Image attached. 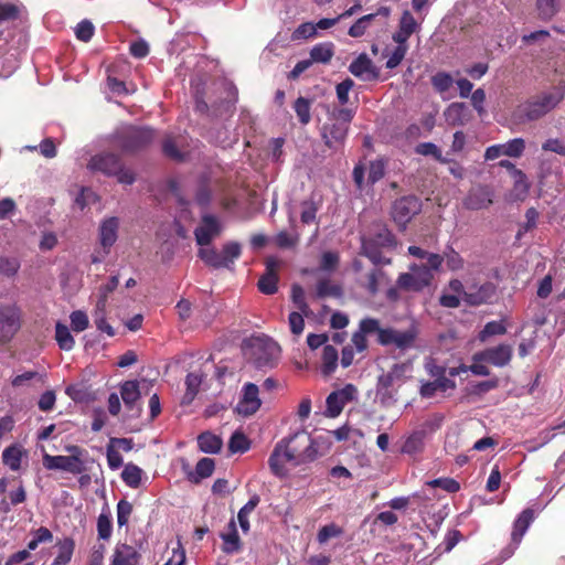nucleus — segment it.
Listing matches in <instances>:
<instances>
[{
  "mask_svg": "<svg viewBox=\"0 0 565 565\" xmlns=\"http://www.w3.org/2000/svg\"><path fill=\"white\" fill-rule=\"evenodd\" d=\"M221 539L223 541V552L226 554H234L241 551L242 543L237 532L236 522L232 519L227 526L226 531L221 533Z\"/></svg>",
  "mask_w": 565,
  "mask_h": 565,
  "instance_id": "393cba45",
  "label": "nucleus"
},
{
  "mask_svg": "<svg viewBox=\"0 0 565 565\" xmlns=\"http://www.w3.org/2000/svg\"><path fill=\"white\" fill-rule=\"evenodd\" d=\"M422 211V202L415 195H406L397 199L392 206V216L395 223L403 230L412 218Z\"/></svg>",
  "mask_w": 565,
  "mask_h": 565,
  "instance_id": "1a4fd4ad",
  "label": "nucleus"
},
{
  "mask_svg": "<svg viewBox=\"0 0 565 565\" xmlns=\"http://www.w3.org/2000/svg\"><path fill=\"white\" fill-rule=\"evenodd\" d=\"M431 488H441L446 492L454 493L460 489L458 481L452 478H438L426 483Z\"/></svg>",
  "mask_w": 565,
  "mask_h": 565,
  "instance_id": "bf43d9fd",
  "label": "nucleus"
},
{
  "mask_svg": "<svg viewBox=\"0 0 565 565\" xmlns=\"http://www.w3.org/2000/svg\"><path fill=\"white\" fill-rule=\"evenodd\" d=\"M318 206L313 201H305L301 203V222L303 224H310L316 221Z\"/></svg>",
  "mask_w": 565,
  "mask_h": 565,
  "instance_id": "680f3d73",
  "label": "nucleus"
},
{
  "mask_svg": "<svg viewBox=\"0 0 565 565\" xmlns=\"http://www.w3.org/2000/svg\"><path fill=\"white\" fill-rule=\"evenodd\" d=\"M395 237L386 227H381L372 237L362 238V254L374 265H388L391 259L382 255V248H394Z\"/></svg>",
  "mask_w": 565,
  "mask_h": 565,
  "instance_id": "423d86ee",
  "label": "nucleus"
},
{
  "mask_svg": "<svg viewBox=\"0 0 565 565\" xmlns=\"http://www.w3.org/2000/svg\"><path fill=\"white\" fill-rule=\"evenodd\" d=\"M341 534H342V530L338 525L331 523V524L322 526L319 530L317 540L320 544H323V543L328 542L330 539L337 537Z\"/></svg>",
  "mask_w": 565,
  "mask_h": 565,
  "instance_id": "e2e57ef3",
  "label": "nucleus"
},
{
  "mask_svg": "<svg viewBox=\"0 0 565 565\" xmlns=\"http://www.w3.org/2000/svg\"><path fill=\"white\" fill-rule=\"evenodd\" d=\"M386 282V274L382 269L376 268L366 275L363 287L371 296H375L379 292L380 287Z\"/></svg>",
  "mask_w": 565,
  "mask_h": 565,
  "instance_id": "c756f323",
  "label": "nucleus"
},
{
  "mask_svg": "<svg viewBox=\"0 0 565 565\" xmlns=\"http://www.w3.org/2000/svg\"><path fill=\"white\" fill-rule=\"evenodd\" d=\"M245 345L249 350V359L258 369L273 367L280 353L277 342L266 335L252 337Z\"/></svg>",
  "mask_w": 565,
  "mask_h": 565,
  "instance_id": "20e7f679",
  "label": "nucleus"
},
{
  "mask_svg": "<svg viewBox=\"0 0 565 565\" xmlns=\"http://www.w3.org/2000/svg\"><path fill=\"white\" fill-rule=\"evenodd\" d=\"M408 50H409V45H399V44H396V46L393 50H390L388 47H386L383 51V56L387 58L386 63H385L386 68H388V70L396 68L402 63V61L405 58Z\"/></svg>",
  "mask_w": 565,
  "mask_h": 565,
  "instance_id": "2f4dec72",
  "label": "nucleus"
},
{
  "mask_svg": "<svg viewBox=\"0 0 565 565\" xmlns=\"http://www.w3.org/2000/svg\"><path fill=\"white\" fill-rule=\"evenodd\" d=\"M71 456H43V465L50 470H62L74 475L82 473L85 470L84 462L81 459L82 449L77 446L67 448Z\"/></svg>",
  "mask_w": 565,
  "mask_h": 565,
  "instance_id": "0eeeda50",
  "label": "nucleus"
},
{
  "mask_svg": "<svg viewBox=\"0 0 565 565\" xmlns=\"http://www.w3.org/2000/svg\"><path fill=\"white\" fill-rule=\"evenodd\" d=\"M132 512V505L127 500H120L117 503V523L121 527L128 523Z\"/></svg>",
  "mask_w": 565,
  "mask_h": 565,
  "instance_id": "338daca9",
  "label": "nucleus"
},
{
  "mask_svg": "<svg viewBox=\"0 0 565 565\" xmlns=\"http://www.w3.org/2000/svg\"><path fill=\"white\" fill-rule=\"evenodd\" d=\"M215 463L213 459L207 457L202 458L198 461L195 466V471L189 473V479L192 482L198 483L202 479L210 477L213 473Z\"/></svg>",
  "mask_w": 565,
  "mask_h": 565,
  "instance_id": "f704fd0d",
  "label": "nucleus"
},
{
  "mask_svg": "<svg viewBox=\"0 0 565 565\" xmlns=\"http://www.w3.org/2000/svg\"><path fill=\"white\" fill-rule=\"evenodd\" d=\"M203 375L199 372L189 373L185 377L186 392L183 396L184 403H191L199 392Z\"/></svg>",
  "mask_w": 565,
  "mask_h": 565,
  "instance_id": "79ce46f5",
  "label": "nucleus"
},
{
  "mask_svg": "<svg viewBox=\"0 0 565 565\" xmlns=\"http://www.w3.org/2000/svg\"><path fill=\"white\" fill-rule=\"evenodd\" d=\"M492 203V193L488 188H472L463 200V206L468 210H481Z\"/></svg>",
  "mask_w": 565,
  "mask_h": 565,
  "instance_id": "4be33fe9",
  "label": "nucleus"
},
{
  "mask_svg": "<svg viewBox=\"0 0 565 565\" xmlns=\"http://www.w3.org/2000/svg\"><path fill=\"white\" fill-rule=\"evenodd\" d=\"M95 28L88 20L81 21L75 28V35L79 41L88 42L94 35Z\"/></svg>",
  "mask_w": 565,
  "mask_h": 565,
  "instance_id": "052dcab7",
  "label": "nucleus"
},
{
  "mask_svg": "<svg viewBox=\"0 0 565 565\" xmlns=\"http://www.w3.org/2000/svg\"><path fill=\"white\" fill-rule=\"evenodd\" d=\"M397 285L399 288L405 290L419 291L423 289V287L418 285V281L416 280L412 271L401 274L397 279Z\"/></svg>",
  "mask_w": 565,
  "mask_h": 565,
  "instance_id": "0e129e2a",
  "label": "nucleus"
},
{
  "mask_svg": "<svg viewBox=\"0 0 565 565\" xmlns=\"http://www.w3.org/2000/svg\"><path fill=\"white\" fill-rule=\"evenodd\" d=\"M20 329V311L15 306L0 308V342L6 343Z\"/></svg>",
  "mask_w": 565,
  "mask_h": 565,
  "instance_id": "dca6fc26",
  "label": "nucleus"
},
{
  "mask_svg": "<svg viewBox=\"0 0 565 565\" xmlns=\"http://www.w3.org/2000/svg\"><path fill=\"white\" fill-rule=\"evenodd\" d=\"M386 162L384 159H376L370 162L366 182L364 180L365 168L356 164L353 169V181L359 190H363L365 185H373L380 181L385 174Z\"/></svg>",
  "mask_w": 565,
  "mask_h": 565,
  "instance_id": "f8f14e48",
  "label": "nucleus"
},
{
  "mask_svg": "<svg viewBox=\"0 0 565 565\" xmlns=\"http://www.w3.org/2000/svg\"><path fill=\"white\" fill-rule=\"evenodd\" d=\"M258 386L254 383H246L242 390V397L236 406L238 414L250 416L255 414L260 405Z\"/></svg>",
  "mask_w": 565,
  "mask_h": 565,
  "instance_id": "f3484780",
  "label": "nucleus"
},
{
  "mask_svg": "<svg viewBox=\"0 0 565 565\" xmlns=\"http://www.w3.org/2000/svg\"><path fill=\"white\" fill-rule=\"evenodd\" d=\"M416 153L422 156H430L439 162H447L443 157L441 150L433 142H422L416 147Z\"/></svg>",
  "mask_w": 565,
  "mask_h": 565,
  "instance_id": "6e6d98bb",
  "label": "nucleus"
},
{
  "mask_svg": "<svg viewBox=\"0 0 565 565\" xmlns=\"http://www.w3.org/2000/svg\"><path fill=\"white\" fill-rule=\"evenodd\" d=\"M279 260L268 258L266 262V271L258 280V289L265 295H274L277 291L278 275L277 269Z\"/></svg>",
  "mask_w": 565,
  "mask_h": 565,
  "instance_id": "aec40b11",
  "label": "nucleus"
},
{
  "mask_svg": "<svg viewBox=\"0 0 565 565\" xmlns=\"http://www.w3.org/2000/svg\"><path fill=\"white\" fill-rule=\"evenodd\" d=\"M417 337L415 327L401 331L393 328H385L380 332L379 343L382 345H394L397 349L406 350L413 347Z\"/></svg>",
  "mask_w": 565,
  "mask_h": 565,
  "instance_id": "9d476101",
  "label": "nucleus"
},
{
  "mask_svg": "<svg viewBox=\"0 0 565 565\" xmlns=\"http://www.w3.org/2000/svg\"><path fill=\"white\" fill-rule=\"evenodd\" d=\"M338 351L332 345H326L322 352L321 372L328 376L332 374L338 365Z\"/></svg>",
  "mask_w": 565,
  "mask_h": 565,
  "instance_id": "58836bf2",
  "label": "nucleus"
},
{
  "mask_svg": "<svg viewBox=\"0 0 565 565\" xmlns=\"http://www.w3.org/2000/svg\"><path fill=\"white\" fill-rule=\"evenodd\" d=\"M23 450L19 445H11L2 452V461L12 471H18L21 467Z\"/></svg>",
  "mask_w": 565,
  "mask_h": 565,
  "instance_id": "473e14b6",
  "label": "nucleus"
},
{
  "mask_svg": "<svg viewBox=\"0 0 565 565\" xmlns=\"http://www.w3.org/2000/svg\"><path fill=\"white\" fill-rule=\"evenodd\" d=\"M250 443L242 431H235L228 441V449L232 454L245 452L249 449Z\"/></svg>",
  "mask_w": 565,
  "mask_h": 565,
  "instance_id": "a18cd8bd",
  "label": "nucleus"
},
{
  "mask_svg": "<svg viewBox=\"0 0 565 565\" xmlns=\"http://www.w3.org/2000/svg\"><path fill=\"white\" fill-rule=\"evenodd\" d=\"M562 92L543 93L519 105L514 117L520 122L534 121L554 109L563 99Z\"/></svg>",
  "mask_w": 565,
  "mask_h": 565,
  "instance_id": "f03ea898",
  "label": "nucleus"
},
{
  "mask_svg": "<svg viewBox=\"0 0 565 565\" xmlns=\"http://www.w3.org/2000/svg\"><path fill=\"white\" fill-rule=\"evenodd\" d=\"M497 287L492 282H484L463 292V301L471 306L492 302L495 298Z\"/></svg>",
  "mask_w": 565,
  "mask_h": 565,
  "instance_id": "6ab92c4d",
  "label": "nucleus"
},
{
  "mask_svg": "<svg viewBox=\"0 0 565 565\" xmlns=\"http://www.w3.org/2000/svg\"><path fill=\"white\" fill-rule=\"evenodd\" d=\"M507 328L502 321H490L488 322L482 331L479 333L480 341H486L489 337L504 334Z\"/></svg>",
  "mask_w": 565,
  "mask_h": 565,
  "instance_id": "5fc2aeb1",
  "label": "nucleus"
},
{
  "mask_svg": "<svg viewBox=\"0 0 565 565\" xmlns=\"http://www.w3.org/2000/svg\"><path fill=\"white\" fill-rule=\"evenodd\" d=\"M534 520V512L531 509L523 510L513 524V531L511 534L512 543L515 547L520 544L523 535L527 531L529 526Z\"/></svg>",
  "mask_w": 565,
  "mask_h": 565,
  "instance_id": "bb28decb",
  "label": "nucleus"
},
{
  "mask_svg": "<svg viewBox=\"0 0 565 565\" xmlns=\"http://www.w3.org/2000/svg\"><path fill=\"white\" fill-rule=\"evenodd\" d=\"M375 18V14H366L360 18L349 29V35L352 38H360L362 36L367 26L370 25L371 21H373Z\"/></svg>",
  "mask_w": 565,
  "mask_h": 565,
  "instance_id": "4d7b16f0",
  "label": "nucleus"
},
{
  "mask_svg": "<svg viewBox=\"0 0 565 565\" xmlns=\"http://www.w3.org/2000/svg\"><path fill=\"white\" fill-rule=\"evenodd\" d=\"M260 499L257 494H254L246 504H244L237 513V521L244 533L249 531V515L258 505Z\"/></svg>",
  "mask_w": 565,
  "mask_h": 565,
  "instance_id": "72a5a7b5",
  "label": "nucleus"
},
{
  "mask_svg": "<svg viewBox=\"0 0 565 565\" xmlns=\"http://www.w3.org/2000/svg\"><path fill=\"white\" fill-rule=\"evenodd\" d=\"M356 388L352 384H347L343 388L332 392L326 401V415L337 417L341 414L343 407L356 397Z\"/></svg>",
  "mask_w": 565,
  "mask_h": 565,
  "instance_id": "2eb2a0df",
  "label": "nucleus"
},
{
  "mask_svg": "<svg viewBox=\"0 0 565 565\" xmlns=\"http://www.w3.org/2000/svg\"><path fill=\"white\" fill-rule=\"evenodd\" d=\"M143 471L134 463H127L121 472L122 481L130 488L137 489L141 484Z\"/></svg>",
  "mask_w": 565,
  "mask_h": 565,
  "instance_id": "4c0bfd02",
  "label": "nucleus"
},
{
  "mask_svg": "<svg viewBox=\"0 0 565 565\" xmlns=\"http://www.w3.org/2000/svg\"><path fill=\"white\" fill-rule=\"evenodd\" d=\"M513 349L509 344H499L477 352L472 356L473 362H488L497 367L508 365L512 359Z\"/></svg>",
  "mask_w": 565,
  "mask_h": 565,
  "instance_id": "4468645a",
  "label": "nucleus"
},
{
  "mask_svg": "<svg viewBox=\"0 0 565 565\" xmlns=\"http://www.w3.org/2000/svg\"><path fill=\"white\" fill-rule=\"evenodd\" d=\"M198 255L206 265L211 267H227L226 257H223V255L213 247L201 246Z\"/></svg>",
  "mask_w": 565,
  "mask_h": 565,
  "instance_id": "c85d7f7f",
  "label": "nucleus"
},
{
  "mask_svg": "<svg viewBox=\"0 0 565 565\" xmlns=\"http://www.w3.org/2000/svg\"><path fill=\"white\" fill-rule=\"evenodd\" d=\"M285 439L288 443L289 451L296 458V465H302L316 458L313 440L308 433L298 431Z\"/></svg>",
  "mask_w": 565,
  "mask_h": 565,
  "instance_id": "6e6552de",
  "label": "nucleus"
},
{
  "mask_svg": "<svg viewBox=\"0 0 565 565\" xmlns=\"http://www.w3.org/2000/svg\"><path fill=\"white\" fill-rule=\"evenodd\" d=\"M409 270L415 276L416 280L418 281V285L422 286L423 289L427 287L430 284L431 279L434 278L430 268L423 264H413L411 265Z\"/></svg>",
  "mask_w": 565,
  "mask_h": 565,
  "instance_id": "de8ad7c7",
  "label": "nucleus"
},
{
  "mask_svg": "<svg viewBox=\"0 0 565 565\" xmlns=\"http://www.w3.org/2000/svg\"><path fill=\"white\" fill-rule=\"evenodd\" d=\"M311 103L305 97H298L294 104V109L297 114L299 121L302 125H307L311 120L310 114Z\"/></svg>",
  "mask_w": 565,
  "mask_h": 565,
  "instance_id": "49530a36",
  "label": "nucleus"
},
{
  "mask_svg": "<svg viewBox=\"0 0 565 565\" xmlns=\"http://www.w3.org/2000/svg\"><path fill=\"white\" fill-rule=\"evenodd\" d=\"M340 262L339 254L335 252H324L321 255L320 265L317 271L332 273L337 269Z\"/></svg>",
  "mask_w": 565,
  "mask_h": 565,
  "instance_id": "09e8293b",
  "label": "nucleus"
},
{
  "mask_svg": "<svg viewBox=\"0 0 565 565\" xmlns=\"http://www.w3.org/2000/svg\"><path fill=\"white\" fill-rule=\"evenodd\" d=\"M113 524L109 512H102L97 519L98 539L108 540L111 536Z\"/></svg>",
  "mask_w": 565,
  "mask_h": 565,
  "instance_id": "8fccbe9b",
  "label": "nucleus"
},
{
  "mask_svg": "<svg viewBox=\"0 0 565 565\" xmlns=\"http://www.w3.org/2000/svg\"><path fill=\"white\" fill-rule=\"evenodd\" d=\"M105 307L106 300L98 299L96 309L93 315L94 322L99 331L105 332L109 337H113L115 334V331L113 327L106 321Z\"/></svg>",
  "mask_w": 565,
  "mask_h": 565,
  "instance_id": "e433bc0d",
  "label": "nucleus"
},
{
  "mask_svg": "<svg viewBox=\"0 0 565 565\" xmlns=\"http://www.w3.org/2000/svg\"><path fill=\"white\" fill-rule=\"evenodd\" d=\"M138 561L139 554L134 546L125 543L116 545L111 565H137Z\"/></svg>",
  "mask_w": 565,
  "mask_h": 565,
  "instance_id": "a878e982",
  "label": "nucleus"
},
{
  "mask_svg": "<svg viewBox=\"0 0 565 565\" xmlns=\"http://www.w3.org/2000/svg\"><path fill=\"white\" fill-rule=\"evenodd\" d=\"M198 445L201 451L205 454H216L222 448V439L212 433H202L198 437Z\"/></svg>",
  "mask_w": 565,
  "mask_h": 565,
  "instance_id": "7c9ffc66",
  "label": "nucleus"
},
{
  "mask_svg": "<svg viewBox=\"0 0 565 565\" xmlns=\"http://www.w3.org/2000/svg\"><path fill=\"white\" fill-rule=\"evenodd\" d=\"M74 547L75 544L72 539H64L58 543V553L52 565H67L71 562Z\"/></svg>",
  "mask_w": 565,
  "mask_h": 565,
  "instance_id": "37998d69",
  "label": "nucleus"
},
{
  "mask_svg": "<svg viewBox=\"0 0 565 565\" xmlns=\"http://www.w3.org/2000/svg\"><path fill=\"white\" fill-rule=\"evenodd\" d=\"M349 71L356 77L364 81H372L379 77V71L371 58L365 54H360L349 66Z\"/></svg>",
  "mask_w": 565,
  "mask_h": 565,
  "instance_id": "412c9836",
  "label": "nucleus"
},
{
  "mask_svg": "<svg viewBox=\"0 0 565 565\" xmlns=\"http://www.w3.org/2000/svg\"><path fill=\"white\" fill-rule=\"evenodd\" d=\"M55 340L61 350L71 351L75 341L67 326L57 322L55 326Z\"/></svg>",
  "mask_w": 565,
  "mask_h": 565,
  "instance_id": "ea45409f",
  "label": "nucleus"
},
{
  "mask_svg": "<svg viewBox=\"0 0 565 565\" xmlns=\"http://www.w3.org/2000/svg\"><path fill=\"white\" fill-rule=\"evenodd\" d=\"M223 231V225L218 217L204 214L201 223L194 230L196 244L200 246H209L213 239L218 237Z\"/></svg>",
  "mask_w": 565,
  "mask_h": 565,
  "instance_id": "9b49d317",
  "label": "nucleus"
},
{
  "mask_svg": "<svg viewBox=\"0 0 565 565\" xmlns=\"http://www.w3.org/2000/svg\"><path fill=\"white\" fill-rule=\"evenodd\" d=\"M404 372L405 366L403 364H394L387 373L379 376L377 384L380 387L388 390L403 376Z\"/></svg>",
  "mask_w": 565,
  "mask_h": 565,
  "instance_id": "a19ab883",
  "label": "nucleus"
},
{
  "mask_svg": "<svg viewBox=\"0 0 565 565\" xmlns=\"http://www.w3.org/2000/svg\"><path fill=\"white\" fill-rule=\"evenodd\" d=\"M286 463L296 465V458L288 449L286 439L278 441L269 456L268 465L270 471L277 477H285L287 473Z\"/></svg>",
  "mask_w": 565,
  "mask_h": 565,
  "instance_id": "ddd939ff",
  "label": "nucleus"
},
{
  "mask_svg": "<svg viewBox=\"0 0 565 565\" xmlns=\"http://www.w3.org/2000/svg\"><path fill=\"white\" fill-rule=\"evenodd\" d=\"M87 168L92 172L115 177L121 184L130 185L136 180L134 171L126 168L120 158L111 152H102L93 156L88 161Z\"/></svg>",
  "mask_w": 565,
  "mask_h": 565,
  "instance_id": "7ed1b4c3",
  "label": "nucleus"
},
{
  "mask_svg": "<svg viewBox=\"0 0 565 565\" xmlns=\"http://www.w3.org/2000/svg\"><path fill=\"white\" fill-rule=\"evenodd\" d=\"M398 28L412 35L420 29V25L413 14L408 10H405L401 15Z\"/></svg>",
  "mask_w": 565,
  "mask_h": 565,
  "instance_id": "13d9d810",
  "label": "nucleus"
},
{
  "mask_svg": "<svg viewBox=\"0 0 565 565\" xmlns=\"http://www.w3.org/2000/svg\"><path fill=\"white\" fill-rule=\"evenodd\" d=\"M334 55V45L331 42H323L315 45L310 50V60L312 63L327 64Z\"/></svg>",
  "mask_w": 565,
  "mask_h": 565,
  "instance_id": "cd10ccee",
  "label": "nucleus"
},
{
  "mask_svg": "<svg viewBox=\"0 0 565 565\" xmlns=\"http://www.w3.org/2000/svg\"><path fill=\"white\" fill-rule=\"evenodd\" d=\"M119 218L116 216L107 217L99 225V244L105 254H109L110 248L117 242Z\"/></svg>",
  "mask_w": 565,
  "mask_h": 565,
  "instance_id": "a211bd4d",
  "label": "nucleus"
},
{
  "mask_svg": "<svg viewBox=\"0 0 565 565\" xmlns=\"http://www.w3.org/2000/svg\"><path fill=\"white\" fill-rule=\"evenodd\" d=\"M342 296V288L339 285L332 284L328 279H321L317 284V297L326 298V297H335L339 298Z\"/></svg>",
  "mask_w": 565,
  "mask_h": 565,
  "instance_id": "c03bdc74",
  "label": "nucleus"
},
{
  "mask_svg": "<svg viewBox=\"0 0 565 565\" xmlns=\"http://www.w3.org/2000/svg\"><path fill=\"white\" fill-rule=\"evenodd\" d=\"M20 264L17 258L0 257V275L12 277L17 274Z\"/></svg>",
  "mask_w": 565,
  "mask_h": 565,
  "instance_id": "69168bd1",
  "label": "nucleus"
},
{
  "mask_svg": "<svg viewBox=\"0 0 565 565\" xmlns=\"http://www.w3.org/2000/svg\"><path fill=\"white\" fill-rule=\"evenodd\" d=\"M561 9V0H536L539 19L550 21Z\"/></svg>",
  "mask_w": 565,
  "mask_h": 565,
  "instance_id": "c9c22d12",
  "label": "nucleus"
},
{
  "mask_svg": "<svg viewBox=\"0 0 565 565\" xmlns=\"http://www.w3.org/2000/svg\"><path fill=\"white\" fill-rule=\"evenodd\" d=\"M353 116L349 108H334L329 113L330 122L321 128V137L328 148L338 150L344 145Z\"/></svg>",
  "mask_w": 565,
  "mask_h": 565,
  "instance_id": "f257e3e1",
  "label": "nucleus"
},
{
  "mask_svg": "<svg viewBox=\"0 0 565 565\" xmlns=\"http://www.w3.org/2000/svg\"><path fill=\"white\" fill-rule=\"evenodd\" d=\"M154 139V131L148 127L125 126L115 134V146L125 153H134Z\"/></svg>",
  "mask_w": 565,
  "mask_h": 565,
  "instance_id": "39448f33",
  "label": "nucleus"
},
{
  "mask_svg": "<svg viewBox=\"0 0 565 565\" xmlns=\"http://www.w3.org/2000/svg\"><path fill=\"white\" fill-rule=\"evenodd\" d=\"M120 395L127 409L140 414L141 408L137 405L140 398L139 383L137 381H126L120 386Z\"/></svg>",
  "mask_w": 565,
  "mask_h": 565,
  "instance_id": "5701e85b",
  "label": "nucleus"
},
{
  "mask_svg": "<svg viewBox=\"0 0 565 565\" xmlns=\"http://www.w3.org/2000/svg\"><path fill=\"white\" fill-rule=\"evenodd\" d=\"M291 300L301 313L308 316L310 308L305 298V290L299 285H294L291 288Z\"/></svg>",
  "mask_w": 565,
  "mask_h": 565,
  "instance_id": "603ef678",
  "label": "nucleus"
},
{
  "mask_svg": "<svg viewBox=\"0 0 565 565\" xmlns=\"http://www.w3.org/2000/svg\"><path fill=\"white\" fill-rule=\"evenodd\" d=\"M452 84V76L446 72H438L431 77L433 87L440 94L446 93Z\"/></svg>",
  "mask_w": 565,
  "mask_h": 565,
  "instance_id": "3c124183",
  "label": "nucleus"
},
{
  "mask_svg": "<svg viewBox=\"0 0 565 565\" xmlns=\"http://www.w3.org/2000/svg\"><path fill=\"white\" fill-rule=\"evenodd\" d=\"M456 382L447 376L435 379L431 382H422L419 394L423 398H431L435 396L437 391L446 392L448 390H455Z\"/></svg>",
  "mask_w": 565,
  "mask_h": 565,
  "instance_id": "b1692460",
  "label": "nucleus"
},
{
  "mask_svg": "<svg viewBox=\"0 0 565 565\" xmlns=\"http://www.w3.org/2000/svg\"><path fill=\"white\" fill-rule=\"evenodd\" d=\"M503 153L508 157L519 158L525 149V141L523 138H514L503 143Z\"/></svg>",
  "mask_w": 565,
  "mask_h": 565,
  "instance_id": "864d4df0",
  "label": "nucleus"
},
{
  "mask_svg": "<svg viewBox=\"0 0 565 565\" xmlns=\"http://www.w3.org/2000/svg\"><path fill=\"white\" fill-rule=\"evenodd\" d=\"M354 82L351 78H345L339 83L335 87L337 97L341 105H345L349 102V93L353 88Z\"/></svg>",
  "mask_w": 565,
  "mask_h": 565,
  "instance_id": "774afa93",
  "label": "nucleus"
}]
</instances>
